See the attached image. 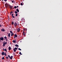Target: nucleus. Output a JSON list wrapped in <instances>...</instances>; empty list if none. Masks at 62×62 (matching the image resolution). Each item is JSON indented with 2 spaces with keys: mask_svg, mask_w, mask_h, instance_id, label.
<instances>
[{
  "mask_svg": "<svg viewBox=\"0 0 62 62\" xmlns=\"http://www.w3.org/2000/svg\"><path fill=\"white\" fill-rule=\"evenodd\" d=\"M18 24V25H19V23H18H18H16V22H15L14 23V25L15 26V27H16V26H17V24Z\"/></svg>",
  "mask_w": 62,
  "mask_h": 62,
  "instance_id": "f257e3e1",
  "label": "nucleus"
},
{
  "mask_svg": "<svg viewBox=\"0 0 62 62\" xmlns=\"http://www.w3.org/2000/svg\"><path fill=\"white\" fill-rule=\"evenodd\" d=\"M17 47H15V48L14 49V52H15L16 51V50H17Z\"/></svg>",
  "mask_w": 62,
  "mask_h": 62,
  "instance_id": "f03ea898",
  "label": "nucleus"
},
{
  "mask_svg": "<svg viewBox=\"0 0 62 62\" xmlns=\"http://www.w3.org/2000/svg\"><path fill=\"white\" fill-rule=\"evenodd\" d=\"M5 31V29H2L1 30V31L2 32H4V31Z\"/></svg>",
  "mask_w": 62,
  "mask_h": 62,
  "instance_id": "7ed1b4c3",
  "label": "nucleus"
},
{
  "mask_svg": "<svg viewBox=\"0 0 62 62\" xmlns=\"http://www.w3.org/2000/svg\"><path fill=\"white\" fill-rule=\"evenodd\" d=\"M16 37H17V34H15V35H14V39H15V38H16Z\"/></svg>",
  "mask_w": 62,
  "mask_h": 62,
  "instance_id": "20e7f679",
  "label": "nucleus"
},
{
  "mask_svg": "<svg viewBox=\"0 0 62 62\" xmlns=\"http://www.w3.org/2000/svg\"><path fill=\"white\" fill-rule=\"evenodd\" d=\"M20 28H18L17 29V31L18 32H20Z\"/></svg>",
  "mask_w": 62,
  "mask_h": 62,
  "instance_id": "39448f33",
  "label": "nucleus"
},
{
  "mask_svg": "<svg viewBox=\"0 0 62 62\" xmlns=\"http://www.w3.org/2000/svg\"><path fill=\"white\" fill-rule=\"evenodd\" d=\"M0 39L2 41L4 40V38H3V37H1Z\"/></svg>",
  "mask_w": 62,
  "mask_h": 62,
  "instance_id": "423d86ee",
  "label": "nucleus"
},
{
  "mask_svg": "<svg viewBox=\"0 0 62 62\" xmlns=\"http://www.w3.org/2000/svg\"><path fill=\"white\" fill-rule=\"evenodd\" d=\"M23 35L24 36H25V32L23 31Z\"/></svg>",
  "mask_w": 62,
  "mask_h": 62,
  "instance_id": "0eeeda50",
  "label": "nucleus"
},
{
  "mask_svg": "<svg viewBox=\"0 0 62 62\" xmlns=\"http://www.w3.org/2000/svg\"><path fill=\"white\" fill-rule=\"evenodd\" d=\"M5 46V42H4L3 43V47H4Z\"/></svg>",
  "mask_w": 62,
  "mask_h": 62,
  "instance_id": "6e6552de",
  "label": "nucleus"
},
{
  "mask_svg": "<svg viewBox=\"0 0 62 62\" xmlns=\"http://www.w3.org/2000/svg\"><path fill=\"white\" fill-rule=\"evenodd\" d=\"M8 50H11V47H8Z\"/></svg>",
  "mask_w": 62,
  "mask_h": 62,
  "instance_id": "1a4fd4ad",
  "label": "nucleus"
},
{
  "mask_svg": "<svg viewBox=\"0 0 62 62\" xmlns=\"http://www.w3.org/2000/svg\"><path fill=\"white\" fill-rule=\"evenodd\" d=\"M13 58V56H11L10 58V59H12V58Z\"/></svg>",
  "mask_w": 62,
  "mask_h": 62,
  "instance_id": "9d476101",
  "label": "nucleus"
},
{
  "mask_svg": "<svg viewBox=\"0 0 62 62\" xmlns=\"http://www.w3.org/2000/svg\"><path fill=\"white\" fill-rule=\"evenodd\" d=\"M1 54H2V55H4V52H2Z\"/></svg>",
  "mask_w": 62,
  "mask_h": 62,
  "instance_id": "9b49d317",
  "label": "nucleus"
},
{
  "mask_svg": "<svg viewBox=\"0 0 62 62\" xmlns=\"http://www.w3.org/2000/svg\"><path fill=\"white\" fill-rule=\"evenodd\" d=\"M16 11H17L18 12H19V10H18V9H16Z\"/></svg>",
  "mask_w": 62,
  "mask_h": 62,
  "instance_id": "f8f14e48",
  "label": "nucleus"
},
{
  "mask_svg": "<svg viewBox=\"0 0 62 62\" xmlns=\"http://www.w3.org/2000/svg\"><path fill=\"white\" fill-rule=\"evenodd\" d=\"M10 33H9L8 34V37H10Z\"/></svg>",
  "mask_w": 62,
  "mask_h": 62,
  "instance_id": "ddd939ff",
  "label": "nucleus"
},
{
  "mask_svg": "<svg viewBox=\"0 0 62 62\" xmlns=\"http://www.w3.org/2000/svg\"><path fill=\"white\" fill-rule=\"evenodd\" d=\"M15 46H16V47H19V46L17 45H16Z\"/></svg>",
  "mask_w": 62,
  "mask_h": 62,
  "instance_id": "4468645a",
  "label": "nucleus"
},
{
  "mask_svg": "<svg viewBox=\"0 0 62 62\" xmlns=\"http://www.w3.org/2000/svg\"><path fill=\"white\" fill-rule=\"evenodd\" d=\"M13 42L14 43H15V42H16V41H15V40H13Z\"/></svg>",
  "mask_w": 62,
  "mask_h": 62,
  "instance_id": "2eb2a0df",
  "label": "nucleus"
},
{
  "mask_svg": "<svg viewBox=\"0 0 62 62\" xmlns=\"http://www.w3.org/2000/svg\"><path fill=\"white\" fill-rule=\"evenodd\" d=\"M14 34V33H12L11 34V36H13V35Z\"/></svg>",
  "mask_w": 62,
  "mask_h": 62,
  "instance_id": "dca6fc26",
  "label": "nucleus"
},
{
  "mask_svg": "<svg viewBox=\"0 0 62 62\" xmlns=\"http://www.w3.org/2000/svg\"><path fill=\"white\" fill-rule=\"evenodd\" d=\"M4 51H5L6 52H7V50H6V48L4 50Z\"/></svg>",
  "mask_w": 62,
  "mask_h": 62,
  "instance_id": "f3484780",
  "label": "nucleus"
},
{
  "mask_svg": "<svg viewBox=\"0 0 62 62\" xmlns=\"http://www.w3.org/2000/svg\"><path fill=\"white\" fill-rule=\"evenodd\" d=\"M4 38L5 39H7V38L6 37V36H5L4 37Z\"/></svg>",
  "mask_w": 62,
  "mask_h": 62,
  "instance_id": "a211bd4d",
  "label": "nucleus"
},
{
  "mask_svg": "<svg viewBox=\"0 0 62 62\" xmlns=\"http://www.w3.org/2000/svg\"><path fill=\"white\" fill-rule=\"evenodd\" d=\"M10 33L11 34H12L13 33L12 32V31H10Z\"/></svg>",
  "mask_w": 62,
  "mask_h": 62,
  "instance_id": "6ab92c4d",
  "label": "nucleus"
},
{
  "mask_svg": "<svg viewBox=\"0 0 62 62\" xmlns=\"http://www.w3.org/2000/svg\"><path fill=\"white\" fill-rule=\"evenodd\" d=\"M10 9H11V8H12V6H10Z\"/></svg>",
  "mask_w": 62,
  "mask_h": 62,
  "instance_id": "aec40b11",
  "label": "nucleus"
},
{
  "mask_svg": "<svg viewBox=\"0 0 62 62\" xmlns=\"http://www.w3.org/2000/svg\"><path fill=\"white\" fill-rule=\"evenodd\" d=\"M23 3H21V6H23Z\"/></svg>",
  "mask_w": 62,
  "mask_h": 62,
  "instance_id": "412c9836",
  "label": "nucleus"
},
{
  "mask_svg": "<svg viewBox=\"0 0 62 62\" xmlns=\"http://www.w3.org/2000/svg\"><path fill=\"white\" fill-rule=\"evenodd\" d=\"M5 7H6V8H7L8 7V5H5Z\"/></svg>",
  "mask_w": 62,
  "mask_h": 62,
  "instance_id": "4be33fe9",
  "label": "nucleus"
},
{
  "mask_svg": "<svg viewBox=\"0 0 62 62\" xmlns=\"http://www.w3.org/2000/svg\"><path fill=\"white\" fill-rule=\"evenodd\" d=\"M14 24V23L13 22H12V24Z\"/></svg>",
  "mask_w": 62,
  "mask_h": 62,
  "instance_id": "5701e85b",
  "label": "nucleus"
},
{
  "mask_svg": "<svg viewBox=\"0 0 62 62\" xmlns=\"http://www.w3.org/2000/svg\"><path fill=\"white\" fill-rule=\"evenodd\" d=\"M17 8V7L16 6H15L14 7V8Z\"/></svg>",
  "mask_w": 62,
  "mask_h": 62,
  "instance_id": "b1692460",
  "label": "nucleus"
},
{
  "mask_svg": "<svg viewBox=\"0 0 62 62\" xmlns=\"http://www.w3.org/2000/svg\"><path fill=\"white\" fill-rule=\"evenodd\" d=\"M18 50H20V51H21L22 50L20 48H18Z\"/></svg>",
  "mask_w": 62,
  "mask_h": 62,
  "instance_id": "393cba45",
  "label": "nucleus"
},
{
  "mask_svg": "<svg viewBox=\"0 0 62 62\" xmlns=\"http://www.w3.org/2000/svg\"><path fill=\"white\" fill-rule=\"evenodd\" d=\"M15 13L16 14V13H17V12L16 11H15Z\"/></svg>",
  "mask_w": 62,
  "mask_h": 62,
  "instance_id": "a878e982",
  "label": "nucleus"
},
{
  "mask_svg": "<svg viewBox=\"0 0 62 62\" xmlns=\"http://www.w3.org/2000/svg\"><path fill=\"white\" fill-rule=\"evenodd\" d=\"M16 16H18V14H16Z\"/></svg>",
  "mask_w": 62,
  "mask_h": 62,
  "instance_id": "bb28decb",
  "label": "nucleus"
},
{
  "mask_svg": "<svg viewBox=\"0 0 62 62\" xmlns=\"http://www.w3.org/2000/svg\"><path fill=\"white\" fill-rule=\"evenodd\" d=\"M19 54H22H22H21V52H20L19 53Z\"/></svg>",
  "mask_w": 62,
  "mask_h": 62,
  "instance_id": "cd10ccee",
  "label": "nucleus"
},
{
  "mask_svg": "<svg viewBox=\"0 0 62 62\" xmlns=\"http://www.w3.org/2000/svg\"><path fill=\"white\" fill-rule=\"evenodd\" d=\"M12 17L13 18H14V16H12Z\"/></svg>",
  "mask_w": 62,
  "mask_h": 62,
  "instance_id": "c85d7f7f",
  "label": "nucleus"
},
{
  "mask_svg": "<svg viewBox=\"0 0 62 62\" xmlns=\"http://www.w3.org/2000/svg\"><path fill=\"white\" fill-rule=\"evenodd\" d=\"M7 42H5V43H4V44H7Z\"/></svg>",
  "mask_w": 62,
  "mask_h": 62,
  "instance_id": "c756f323",
  "label": "nucleus"
},
{
  "mask_svg": "<svg viewBox=\"0 0 62 62\" xmlns=\"http://www.w3.org/2000/svg\"><path fill=\"white\" fill-rule=\"evenodd\" d=\"M2 59H4V57H3L2 58Z\"/></svg>",
  "mask_w": 62,
  "mask_h": 62,
  "instance_id": "7c9ffc66",
  "label": "nucleus"
},
{
  "mask_svg": "<svg viewBox=\"0 0 62 62\" xmlns=\"http://www.w3.org/2000/svg\"><path fill=\"white\" fill-rule=\"evenodd\" d=\"M8 57H9V58H10V56L9 55H8Z\"/></svg>",
  "mask_w": 62,
  "mask_h": 62,
  "instance_id": "2f4dec72",
  "label": "nucleus"
},
{
  "mask_svg": "<svg viewBox=\"0 0 62 62\" xmlns=\"http://www.w3.org/2000/svg\"><path fill=\"white\" fill-rule=\"evenodd\" d=\"M4 1H5V2H6V1H7V0H4Z\"/></svg>",
  "mask_w": 62,
  "mask_h": 62,
  "instance_id": "473e14b6",
  "label": "nucleus"
},
{
  "mask_svg": "<svg viewBox=\"0 0 62 62\" xmlns=\"http://www.w3.org/2000/svg\"><path fill=\"white\" fill-rule=\"evenodd\" d=\"M0 27H2V25H0Z\"/></svg>",
  "mask_w": 62,
  "mask_h": 62,
  "instance_id": "72a5a7b5",
  "label": "nucleus"
},
{
  "mask_svg": "<svg viewBox=\"0 0 62 62\" xmlns=\"http://www.w3.org/2000/svg\"><path fill=\"white\" fill-rule=\"evenodd\" d=\"M14 1H12V3H14Z\"/></svg>",
  "mask_w": 62,
  "mask_h": 62,
  "instance_id": "f704fd0d",
  "label": "nucleus"
},
{
  "mask_svg": "<svg viewBox=\"0 0 62 62\" xmlns=\"http://www.w3.org/2000/svg\"><path fill=\"white\" fill-rule=\"evenodd\" d=\"M23 30H24V31L25 30V29H24Z\"/></svg>",
  "mask_w": 62,
  "mask_h": 62,
  "instance_id": "c9c22d12",
  "label": "nucleus"
},
{
  "mask_svg": "<svg viewBox=\"0 0 62 62\" xmlns=\"http://www.w3.org/2000/svg\"><path fill=\"white\" fill-rule=\"evenodd\" d=\"M6 58L7 59H8V57H7Z\"/></svg>",
  "mask_w": 62,
  "mask_h": 62,
  "instance_id": "e433bc0d",
  "label": "nucleus"
},
{
  "mask_svg": "<svg viewBox=\"0 0 62 62\" xmlns=\"http://www.w3.org/2000/svg\"><path fill=\"white\" fill-rule=\"evenodd\" d=\"M14 15V14H12V16H13V15Z\"/></svg>",
  "mask_w": 62,
  "mask_h": 62,
  "instance_id": "4c0bfd02",
  "label": "nucleus"
},
{
  "mask_svg": "<svg viewBox=\"0 0 62 62\" xmlns=\"http://www.w3.org/2000/svg\"><path fill=\"white\" fill-rule=\"evenodd\" d=\"M4 55H6V53H5Z\"/></svg>",
  "mask_w": 62,
  "mask_h": 62,
  "instance_id": "58836bf2",
  "label": "nucleus"
},
{
  "mask_svg": "<svg viewBox=\"0 0 62 62\" xmlns=\"http://www.w3.org/2000/svg\"><path fill=\"white\" fill-rule=\"evenodd\" d=\"M11 13H10V15H11Z\"/></svg>",
  "mask_w": 62,
  "mask_h": 62,
  "instance_id": "ea45409f",
  "label": "nucleus"
},
{
  "mask_svg": "<svg viewBox=\"0 0 62 62\" xmlns=\"http://www.w3.org/2000/svg\"><path fill=\"white\" fill-rule=\"evenodd\" d=\"M11 13H13V12H11Z\"/></svg>",
  "mask_w": 62,
  "mask_h": 62,
  "instance_id": "a19ab883",
  "label": "nucleus"
},
{
  "mask_svg": "<svg viewBox=\"0 0 62 62\" xmlns=\"http://www.w3.org/2000/svg\"><path fill=\"white\" fill-rule=\"evenodd\" d=\"M7 40H8V39H6V41H7Z\"/></svg>",
  "mask_w": 62,
  "mask_h": 62,
  "instance_id": "79ce46f5",
  "label": "nucleus"
},
{
  "mask_svg": "<svg viewBox=\"0 0 62 62\" xmlns=\"http://www.w3.org/2000/svg\"><path fill=\"white\" fill-rule=\"evenodd\" d=\"M17 8H18V6H17Z\"/></svg>",
  "mask_w": 62,
  "mask_h": 62,
  "instance_id": "37998d69",
  "label": "nucleus"
},
{
  "mask_svg": "<svg viewBox=\"0 0 62 62\" xmlns=\"http://www.w3.org/2000/svg\"><path fill=\"white\" fill-rule=\"evenodd\" d=\"M2 1H4V0H2Z\"/></svg>",
  "mask_w": 62,
  "mask_h": 62,
  "instance_id": "c03bdc74",
  "label": "nucleus"
},
{
  "mask_svg": "<svg viewBox=\"0 0 62 62\" xmlns=\"http://www.w3.org/2000/svg\"><path fill=\"white\" fill-rule=\"evenodd\" d=\"M11 1H12V0H11Z\"/></svg>",
  "mask_w": 62,
  "mask_h": 62,
  "instance_id": "a18cd8bd",
  "label": "nucleus"
}]
</instances>
